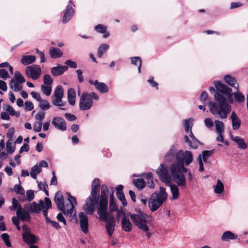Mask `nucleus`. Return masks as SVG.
<instances>
[{
    "mask_svg": "<svg viewBox=\"0 0 248 248\" xmlns=\"http://www.w3.org/2000/svg\"><path fill=\"white\" fill-rule=\"evenodd\" d=\"M15 79L16 81L22 83L25 82V79L23 76L19 71H16L15 73Z\"/></svg>",
    "mask_w": 248,
    "mask_h": 248,
    "instance_id": "obj_49",
    "label": "nucleus"
},
{
    "mask_svg": "<svg viewBox=\"0 0 248 248\" xmlns=\"http://www.w3.org/2000/svg\"><path fill=\"white\" fill-rule=\"evenodd\" d=\"M57 219L61 222H62L64 225H66V221L63 216L61 213H59L57 216Z\"/></svg>",
    "mask_w": 248,
    "mask_h": 248,
    "instance_id": "obj_64",
    "label": "nucleus"
},
{
    "mask_svg": "<svg viewBox=\"0 0 248 248\" xmlns=\"http://www.w3.org/2000/svg\"><path fill=\"white\" fill-rule=\"evenodd\" d=\"M214 151L213 150H204L202 153V156L203 161L205 163H208V159L209 157L212 155Z\"/></svg>",
    "mask_w": 248,
    "mask_h": 248,
    "instance_id": "obj_44",
    "label": "nucleus"
},
{
    "mask_svg": "<svg viewBox=\"0 0 248 248\" xmlns=\"http://www.w3.org/2000/svg\"><path fill=\"white\" fill-rule=\"evenodd\" d=\"M76 72L78 75V82L80 83H82L84 80V78L82 75V70L81 69H78L76 70Z\"/></svg>",
    "mask_w": 248,
    "mask_h": 248,
    "instance_id": "obj_61",
    "label": "nucleus"
},
{
    "mask_svg": "<svg viewBox=\"0 0 248 248\" xmlns=\"http://www.w3.org/2000/svg\"><path fill=\"white\" fill-rule=\"evenodd\" d=\"M89 82L91 85H93L95 89L100 93H105L108 92V86L103 82H100L97 80H93L91 79L89 80Z\"/></svg>",
    "mask_w": 248,
    "mask_h": 248,
    "instance_id": "obj_17",
    "label": "nucleus"
},
{
    "mask_svg": "<svg viewBox=\"0 0 248 248\" xmlns=\"http://www.w3.org/2000/svg\"><path fill=\"white\" fill-rule=\"evenodd\" d=\"M42 123L41 122H36L33 124V131L35 132H39L41 131Z\"/></svg>",
    "mask_w": 248,
    "mask_h": 248,
    "instance_id": "obj_55",
    "label": "nucleus"
},
{
    "mask_svg": "<svg viewBox=\"0 0 248 248\" xmlns=\"http://www.w3.org/2000/svg\"><path fill=\"white\" fill-rule=\"evenodd\" d=\"M117 209L116 204L114 203L113 199V193L110 195L109 198V209L111 211H115Z\"/></svg>",
    "mask_w": 248,
    "mask_h": 248,
    "instance_id": "obj_51",
    "label": "nucleus"
},
{
    "mask_svg": "<svg viewBox=\"0 0 248 248\" xmlns=\"http://www.w3.org/2000/svg\"><path fill=\"white\" fill-rule=\"evenodd\" d=\"M14 191L15 192L19 195H24L25 190L20 185H16L14 186Z\"/></svg>",
    "mask_w": 248,
    "mask_h": 248,
    "instance_id": "obj_53",
    "label": "nucleus"
},
{
    "mask_svg": "<svg viewBox=\"0 0 248 248\" xmlns=\"http://www.w3.org/2000/svg\"><path fill=\"white\" fill-rule=\"evenodd\" d=\"M64 116L67 120L70 121H74L77 119V117L75 115L69 113H65Z\"/></svg>",
    "mask_w": 248,
    "mask_h": 248,
    "instance_id": "obj_62",
    "label": "nucleus"
},
{
    "mask_svg": "<svg viewBox=\"0 0 248 248\" xmlns=\"http://www.w3.org/2000/svg\"><path fill=\"white\" fill-rule=\"evenodd\" d=\"M1 238L6 246L9 247H11V243L10 240V236L7 233H4L2 234Z\"/></svg>",
    "mask_w": 248,
    "mask_h": 248,
    "instance_id": "obj_50",
    "label": "nucleus"
},
{
    "mask_svg": "<svg viewBox=\"0 0 248 248\" xmlns=\"http://www.w3.org/2000/svg\"><path fill=\"white\" fill-rule=\"evenodd\" d=\"M27 199L29 202L32 201L34 198V193L33 190H28L26 191Z\"/></svg>",
    "mask_w": 248,
    "mask_h": 248,
    "instance_id": "obj_56",
    "label": "nucleus"
},
{
    "mask_svg": "<svg viewBox=\"0 0 248 248\" xmlns=\"http://www.w3.org/2000/svg\"><path fill=\"white\" fill-rule=\"evenodd\" d=\"M189 137L190 138V140L189 139L188 136L186 135L185 136V141L188 144L191 148L197 149L199 145L201 144V142L194 137L192 132H190Z\"/></svg>",
    "mask_w": 248,
    "mask_h": 248,
    "instance_id": "obj_19",
    "label": "nucleus"
},
{
    "mask_svg": "<svg viewBox=\"0 0 248 248\" xmlns=\"http://www.w3.org/2000/svg\"><path fill=\"white\" fill-rule=\"evenodd\" d=\"M238 236L235 233L231 231H228L224 232L221 236V240L223 241H230V240H235Z\"/></svg>",
    "mask_w": 248,
    "mask_h": 248,
    "instance_id": "obj_26",
    "label": "nucleus"
},
{
    "mask_svg": "<svg viewBox=\"0 0 248 248\" xmlns=\"http://www.w3.org/2000/svg\"><path fill=\"white\" fill-rule=\"evenodd\" d=\"M213 188L215 193L217 194H220L224 191L223 184L220 180H217V184L216 185L213 186Z\"/></svg>",
    "mask_w": 248,
    "mask_h": 248,
    "instance_id": "obj_38",
    "label": "nucleus"
},
{
    "mask_svg": "<svg viewBox=\"0 0 248 248\" xmlns=\"http://www.w3.org/2000/svg\"><path fill=\"white\" fill-rule=\"evenodd\" d=\"M54 97H62L63 96V89L62 86H57L54 93Z\"/></svg>",
    "mask_w": 248,
    "mask_h": 248,
    "instance_id": "obj_48",
    "label": "nucleus"
},
{
    "mask_svg": "<svg viewBox=\"0 0 248 248\" xmlns=\"http://www.w3.org/2000/svg\"><path fill=\"white\" fill-rule=\"evenodd\" d=\"M62 97H54L52 99V103L54 105L58 107H62L65 103L62 100Z\"/></svg>",
    "mask_w": 248,
    "mask_h": 248,
    "instance_id": "obj_46",
    "label": "nucleus"
},
{
    "mask_svg": "<svg viewBox=\"0 0 248 248\" xmlns=\"http://www.w3.org/2000/svg\"><path fill=\"white\" fill-rule=\"evenodd\" d=\"M23 230L22 237L24 241L28 245H32L37 242V238L31 232L30 228L26 224L22 227Z\"/></svg>",
    "mask_w": 248,
    "mask_h": 248,
    "instance_id": "obj_10",
    "label": "nucleus"
},
{
    "mask_svg": "<svg viewBox=\"0 0 248 248\" xmlns=\"http://www.w3.org/2000/svg\"><path fill=\"white\" fill-rule=\"evenodd\" d=\"M168 198V194L164 187H160L159 190L153 193L149 201V207L152 211H156Z\"/></svg>",
    "mask_w": 248,
    "mask_h": 248,
    "instance_id": "obj_4",
    "label": "nucleus"
},
{
    "mask_svg": "<svg viewBox=\"0 0 248 248\" xmlns=\"http://www.w3.org/2000/svg\"><path fill=\"white\" fill-rule=\"evenodd\" d=\"M122 227L126 232H129L132 229V224L131 223L128 216H125L122 219Z\"/></svg>",
    "mask_w": 248,
    "mask_h": 248,
    "instance_id": "obj_23",
    "label": "nucleus"
},
{
    "mask_svg": "<svg viewBox=\"0 0 248 248\" xmlns=\"http://www.w3.org/2000/svg\"><path fill=\"white\" fill-rule=\"evenodd\" d=\"M52 124L55 128L64 131L66 130V124L64 120L60 117H55L52 120Z\"/></svg>",
    "mask_w": 248,
    "mask_h": 248,
    "instance_id": "obj_16",
    "label": "nucleus"
},
{
    "mask_svg": "<svg viewBox=\"0 0 248 248\" xmlns=\"http://www.w3.org/2000/svg\"><path fill=\"white\" fill-rule=\"evenodd\" d=\"M193 119L192 118H189L188 119H186L184 121V125L185 128V131L186 133H190V132H192V127L193 126Z\"/></svg>",
    "mask_w": 248,
    "mask_h": 248,
    "instance_id": "obj_36",
    "label": "nucleus"
},
{
    "mask_svg": "<svg viewBox=\"0 0 248 248\" xmlns=\"http://www.w3.org/2000/svg\"><path fill=\"white\" fill-rule=\"evenodd\" d=\"M3 109L6 111L8 114L11 116H16V117H18L20 116L19 112H16L14 108L9 105H5L3 106Z\"/></svg>",
    "mask_w": 248,
    "mask_h": 248,
    "instance_id": "obj_35",
    "label": "nucleus"
},
{
    "mask_svg": "<svg viewBox=\"0 0 248 248\" xmlns=\"http://www.w3.org/2000/svg\"><path fill=\"white\" fill-rule=\"evenodd\" d=\"M34 108L33 105L31 102L27 101L25 103V109L27 111H31Z\"/></svg>",
    "mask_w": 248,
    "mask_h": 248,
    "instance_id": "obj_58",
    "label": "nucleus"
},
{
    "mask_svg": "<svg viewBox=\"0 0 248 248\" xmlns=\"http://www.w3.org/2000/svg\"><path fill=\"white\" fill-rule=\"evenodd\" d=\"M9 77L8 72L3 69H0V78L3 79H6Z\"/></svg>",
    "mask_w": 248,
    "mask_h": 248,
    "instance_id": "obj_57",
    "label": "nucleus"
},
{
    "mask_svg": "<svg viewBox=\"0 0 248 248\" xmlns=\"http://www.w3.org/2000/svg\"><path fill=\"white\" fill-rule=\"evenodd\" d=\"M232 95H233L234 100L237 102L241 103L245 100V96L239 91V88L236 92L232 93Z\"/></svg>",
    "mask_w": 248,
    "mask_h": 248,
    "instance_id": "obj_37",
    "label": "nucleus"
},
{
    "mask_svg": "<svg viewBox=\"0 0 248 248\" xmlns=\"http://www.w3.org/2000/svg\"><path fill=\"white\" fill-rule=\"evenodd\" d=\"M54 201L58 208L61 210L64 215L66 216V214L68 213L67 210L68 204L64 206L63 197L60 192L58 191L56 193Z\"/></svg>",
    "mask_w": 248,
    "mask_h": 248,
    "instance_id": "obj_12",
    "label": "nucleus"
},
{
    "mask_svg": "<svg viewBox=\"0 0 248 248\" xmlns=\"http://www.w3.org/2000/svg\"><path fill=\"white\" fill-rule=\"evenodd\" d=\"M97 214L99 219L106 222L105 228L108 235L109 237H112L116 226V222L113 216L108 213L107 211H97Z\"/></svg>",
    "mask_w": 248,
    "mask_h": 248,
    "instance_id": "obj_6",
    "label": "nucleus"
},
{
    "mask_svg": "<svg viewBox=\"0 0 248 248\" xmlns=\"http://www.w3.org/2000/svg\"><path fill=\"white\" fill-rule=\"evenodd\" d=\"M169 171L170 170H168L167 167L163 164H160L156 170V173L159 179L166 184H170L171 179H172V176L170 172H169Z\"/></svg>",
    "mask_w": 248,
    "mask_h": 248,
    "instance_id": "obj_7",
    "label": "nucleus"
},
{
    "mask_svg": "<svg viewBox=\"0 0 248 248\" xmlns=\"http://www.w3.org/2000/svg\"><path fill=\"white\" fill-rule=\"evenodd\" d=\"M25 208L31 213H38L45 207L44 203L43 200H40L39 203L33 202L31 203L25 204Z\"/></svg>",
    "mask_w": 248,
    "mask_h": 248,
    "instance_id": "obj_14",
    "label": "nucleus"
},
{
    "mask_svg": "<svg viewBox=\"0 0 248 248\" xmlns=\"http://www.w3.org/2000/svg\"><path fill=\"white\" fill-rule=\"evenodd\" d=\"M193 160L190 151L180 150L176 153V161L169 167L173 181L180 187H185L186 186V179L184 173L187 171V169L185 166L189 165Z\"/></svg>",
    "mask_w": 248,
    "mask_h": 248,
    "instance_id": "obj_2",
    "label": "nucleus"
},
{
    "mask_svg": "<svg viewBox=\"0 0 248 248\" xmlns=\"http://www.w3.org/2000/svg\"><path fill=\"white\" fill-rule=\"evenodd\" d=\"M229 119L231 120L233 130H238L241 126V122L235 111L232 112Z\"/></svg>",
    "mask_w": 248,
    "mask_h": 248,
    "instance_id": "obj_20",
    "label": "nucleus"
},
{
    "mask_svg": "<svg viewBox=\"0 0 248 248\" xmlns=\"http://www.w3.org/2000/svg\"><path fill=\"white\" fill-rule=\"evenodd\" d=\"M133 183L139 189H143L145 186V182L144 180L141 178L133 180Z\"/></svg>",
    "mask_w": 248,
    "mask_h": 248,
    "instance_id": "obj_40",
    "label": "nucleus"
},
{
    "mask_svg": "<svg viewBox=\"0 0 248 248\" xmlns=\"http://www.w3.org/2000/svg\"><path fill=\"white\" fill-rule=\"evenodd\" d=\"M94 30L98 33H103V37L106 38L109 36V33L107 32V28L102 24H98L94 27Z\"/></svg>",
    "mask_w": 248,
    "mask_h": 248,
    "instance_id": "obj_33",
    "label": "nucleus"
},
{
    "mask_svg": "<svg viewBox=\"0 0 248 248\" xmlns=\"http://www.w3.org/2000/svg\"><path fill=\"white\" fill-rule=\"evenodd\" d=\"M39 107L43 110H46L49 109L51 105L49 102L45 99H41L39 102Z\"/></svg>",
    "mask_w": 248,
    "mask_h": 248,
    "instance_id": "obj_41",
    "label": "nucleus"
},
{
    "mask_svg": "<svg viewBox=\"0 0 248 248\" xmlns=\"http://www.w3.org/2000/svg\"><path fill=\"white\" fill-rule=\"evenodd\" d=\"M100 183L98 179H95L92 184V191L91 195L88 197L83 206V209L87 214H93L95 208L98 204L99 191Z\"/></svg>",
    "mask_w": 248,
    "mask_h": 248,
    "instance_id": "obj_3",
    "label": "nucleus"
},
{
    "mask_svg": "<svg viewBox=\"0 0 248 248\" xmlns=\"http://www.w3.org/2000/svg\"><path fill=\"white\" fill-rule=\"evenodd\" d=\"M46 222L50 223L51 225L56 229L61 228V226L58 222L53 220H51L48 217H46Z\"/></svg>",
    "mask_w": 248,
    "mask_h": 248,
    "instance_id": "obj_59",
    "label": "nucleus"
},
{
    "mask_svg": "<svg viewBox=\"0 0 248 248\" xmlns=\"http://www.w3.org/2000/svg\"><path fill=\"white\" fill-rule=\"evenodd\" d=\"M79 221L81 231L85 233H87L89 231L88 218L86 214L83 212L78 214Z\"/></svg>",
    "mask_w": 248,
    "mask_h": 248,
    "instance_id": "obj_15",
    "label": "nucleus"
},
{
    "mask_svg": "<svg viewBox=\"0 0 248 248\" xmlns=\"http://www.w3.org/2000/svg\"><path fill=\"white\" fill-rule=\"evenodd\" d=\"M69 2L70 4L67 7L62 18V22L63 23H67L72 17L74 13V10L72 7L75 5L73 4L72 0H70Z\"/></svg>",
    "mask_w": 248,
    "mask_h": 248,
    "instance_id": "obj_18",
    "label": "nucleus"
},
{
    "mask_svg": "<svg viewBox=\"0 0 248 248\" xmlns=\"http://www.w3.org/2000/svg\"><path fill=\"white\" fill-rule=\"evenodd\" d=\"M36 60V57L33 55H23L21 62L24 65H28L33 63Z\"/></svg>",
    "mask_w": 248,
    "mask_h": 248,
    "instance_id": "obj_29",
    "label": "nucleus"
},
{
    "mask_svg": "<svg viewBox=\"0 0 248 248\" xmlns=\"http://www.w3.org/2000/svg\"><path fill=\"white\" fill-rule=\"evenodd\" d=\"M224 80L225 82L231 86L236 89H238L239 88V85L234 78L230 75H226L224 77Z\"/></svg>",
    "mask_w": 248,
    "mask_h": 248,
    "instance_id": "obj_32",
    "label": "nucleus"
},
{
    "mask_svg": "<svg viewBox=\"0 0 248 248\" xmlns=\"http://www.w3.org/2000/svg\"><path fill=\"white\" fill-rule=\"evenodd\" d=\"M176 150L174 146H171L170 150L165 154L164 159L166 162L171 161L175 157Z\"/></svg>",
    "mask_w": 248,
    "mask_h": 248,
    "instance_id": "obj_25",
    "label": "nucleus"
},
{
    "mask_svg": "<svg viewBox=\"0 0 248 248\" xmlns=\"http://www.w3.org/2000/svg\"><path fill=\"white\" fill-rule=\"evenodd\" d=\"M49 54L52 59H56L62 56V52L57 47H51L49 48Z\"/></svg>",
    "mask_w": 248,
    "mask_h": 248,
    "instance_id": "obj_30",
    "label": "nucleus"
},
{
    "mask_svg": "<svg viewBox=\"0 0 248 248\" xmlns=\"http://www.w3.org/2000/svg\"><path fill=\"white\" fill-rule=\"evenodd\" d=\"M214 85L217 92L214 94L215 101L209 103V110L214 115L224 119L232 111V106L227 101L231 104L233 102L232 90L218 81H215Z\"/></svg>",
    "mask_w": 248,
    "mask_h": 248,
    "instance_id": "obj_1",
    "label": "nucleus"
},
{
    "mask_svg": "<svg viewBox=\"0 0 248 248\" xmlns=\"http://www.w3.org/2000/svg\"><path fill=\"white\" fill-rule=\"evenodd\" d=\"M45 112L41 111V112H38V113L35 115V118L36 120L41 122L45 118Z\"/></svg>",
    "mask_w": 248,
    "mask_h": 248,
    "instance_id": "obj_60",
    "label": "nucleus"
},
{
    "mask_svg": "<svg viewBox=\"0 0 248 248\" xmlns=\"http://www.w3.org/2000/svg\"><path fill=\"white\" fill-rule=\"evenodd\" d=\"M68 200L69 201L70 204L69 205H68V206L67 207L68 213L66 214V216L69 217L71 220H72L77 217L76 212L75 211L74 208L75 206L77 204V202L76 199L71 195H69V197H68Z\"/></svg>",
    "mask_w": 248,
    "mask_h": 248,
    "instance_id": "obj_13",
    "label": "nucleus"
},
{
    "mask_svg": "<svg viewBox=\"0 0 248 248\" xmlns=\"http://www.w3.org/2000/svg\"><path fill=\"white\" fill-rule=\"evenodd\" d=\"M10 88L15 92L21 91L23 88L22 83L16 81L15 79H12L9 84Z\"/></svg>",
    "mask_w": 248,
    "mask_h": 248,
    "instance_id": "obj_31",
    "label": "nucleus"
},
{
    "mask_svg": "<svg viewBox=\"0 0 248 248\" xmlns=\"http://www.w3.org/2000/svg\"><path fill=\"white\" fill-rule=\"evenodd\" d=\"M109 46L106 44H102L100 45L97 50V56L101 58L103 54L108 49Z\"/></svg>",
    "mask_w": 248,
    "mask_h": 248,
    "instance_id": "obj_39",
    "label": "nucleus"
},
{
    "mask_svg": "<svg viewBox=\"0 0 248 248\" xmlns=\"http://www.w3.org/2000/svg\"><path fill=\"white\" fill-rule=\"evenodd\" d=\"M231 140L236 142L238 148L241 149L245 150L247 148V145L245 143L244 140L239 136L234 137L232 135H230Z\"/></svg>",
    "mask_w": 248,
    "mask_h": 248,
    "instance_id": "obj_24",
    "label": "nucleus"
},
{
    "mask_svg": "<svg viewBox=\"0 0 248 248\" xmlns=\"http://www.w3.org/2000/svg\"><path fill=\"white\" fill-rule=\"evenodd\" d=\"M15 145L13 144V140H8L6 143L7 152L9 154H13L15 150Z\"/></svg>",
    "mask_w": 248,
    "mask_h": 248,
    "instance_id": "obj_45",
    "label": "nucleus"
},
{
    "mask_svg": "<svg viewBox=\"0 0 248 248\" xmlns=\"http://www.w3.org/2000/svg\"><path fill=\"white\" fill-rule=\"evenodd\" d=\"M76 97V94L75 90L73 88H69L67 92V98L68 103L70 105H75Z\"/></svg>",
    "mask_w": 248,
    "mask_h": 248,
    "instance_id": "obj_28",
    "label": "nucleus"
},
{
    "mask_svg": "<svg viewBox=\"0 0 248 248\" xmlns=\"http://www.w3.org/2000/svg\"><path fill=\"white\" fill-rule=\"evenodd\" d=\"M43 82L45 85H51L53 82V79L48 74L45 75Z\"/></svg>",
    "mask_w": 248,
    "mask_h": 248,
    "instance_id": "obj_54",
    "label": "nucleus"
},
{
    "mask_svg": "<svg viewBox=\"0 0 248 248\" xmlns=\"http://www.w3.org/2000/svg\"><path fill=\"white\" fill-rule=\"evenodd\" d=\"M16 215L21 221L28 222L31 219V216L29 212L20 207L16 211Z\"/></svg>",
    "mask_w": 248,
    "mask_h": 248,
    "instance_id": "obj_21",
    "label": "nucleus"
},
{
    "mask_svg": "<svg viewBox=\"0 0 248 248\" xmlns=\"http://www.w3.org/2000/svg\"><path fill=\"white\" fill-rule=\"evenodd\" d=\"M41 72L40 66L37 64L28 66L25 70L26 76L33 80L38 79L41 76Z\"/></svg>",
    "mask_w": 248,
    "mask_h": 248,
    "instance_id": "obj_9",
    "label": "nucleus"
},
{
    "mask_svg": "<svg viewBox=\"0 0 248 248\" xmlns=\"http://www.w3.org/2000/svg\"><path fill=\"white\" fill-rule=\"evenodd\" d=\"M41 89L43 93L46 96H49L51 94L52 88L50 85H42Z\"/></svg>",
    "mask_w": 248,
    "mask_h": 248,
    "instance_id": "obj_47",
    "label": "nucleus"
},
{
    "mask_svg": "<svg viewBox=\"0 0 248 248\" xmlns=\"http://www.w3.org/2000/svg\"><path fill=\"white\" fill-rule=\"evenodd\" d=\"M116 195H117L118 198L122 202L123 205L124 206H125L127 205V202L125 199V198L124 193L123 192H122V193L116 192Z\"/></svg>",
    "mask_w": 248,
    "mask_h": 248,
    "instance_id": "obj_52",
    "label": "nucleus"
},
{
    "mask_svg": "<svg viewBox=\"0 0 248 248\" xmlns=\"http://www.w3.org/2000/svg\"><path fill=\"white\" fill-rule=\"evenodd\" d=\"M216 129L217 133H223L224 130V126L223 123L219 121H215Z\"/></svg>",
    "mask_w": 248,
    "mask_h": 248,
    "instance_id": "obj_43",
    "label": "nucleus"
},
{
    "mask_svg": "<svg viewBox=\"0 0 248 248\" xmlns=\"http://www.w3.org/2000/svg\"><path fill=\"white\" fill-rule=\"evenodd\" d=\"M65 63L68 65L70 68H76L77 67L76 62L71 60L66 61Z\"/></svg>",
    "mask_w": 248,
    "mask_h": 248,
    "instance_id": "obj_63",
    "label": "nucleus"
},
{
    "mask_svg": "<svg viewBox=\"0 0 248 248\" xmlns=\"http://www.w3.org/2000/svg\"><path fill=\"white\" fill-rule=\"evenodd\" d=\"M108 190L106 185H102L101 187V197L97 211H107L108 207Z\"/></svg>",
    "mask_w": 248,
    "mask_h": 248,
    "instance_id": "obj_8",
    "label": "nucleus"
},
{
    "mask_svg": "<svg viewBox=\"0 0 248 248\" xmlns=\"http://www.w3.org/2000/svg\"><path fill=\"white\" fill-rule=\"evenodd\" d=\"M166 185L170 187V190L172 194V199L174 200L177 199L179 196V186L172 184L171 182L170 184H166Z\"/></svg>",
    "mask_w": 248,
    "mask_h": 248,
    "instance_id": "obj_27",
    "label": "nucleus"
},
{
    "mask_svg": "<svg viewBox=\"0 0 248 248\" xmlns=\"http://www.w3.org/2000/svg\"><path fill=\"white\" fill-rule=\"evenodd\" d=\"M131 63L132 64L138 66V72H140L141 67V60L140 57H134L131 58Z\"/></svg>",
    "mask_w": 248,
    "mask_h": 248,
    "instance_id": "obj_42",
    "label": "nucleus"
},
{
    "mask_svg": "<svg viewBox=\"0 0 248 248\" xmlns=\"http://www.w3.org/2000/svg\"><path fill=\"white\" fill-rule=\"evenodd\" d=\"M93 105V100L91 99L88 93H82L79 102V107L81 110H87L90 109Z\"/></svg>",
    "mask_w": 248,
    "mask_h": 248,
    "instance_id": "obj_11",
    "label": "nucleus"
},
{
    "mask_svg": "<svg viewBox=\"0 0 248 248\" xmlns=\"http://www.w3.org/2000/svg\"><path fill=\"white\" fill-rule=\"evenodd\" d=\"M41 171L42 169L40 168V167L38 166L37 164H36L31 168L30 171V174L33 179H36L37 175Z\"/></svg>",
    "mask_w": 248,
    "mask_h": 248,
    "instance_id": "obj_34",
    "label": "nucleus"
},
{
    "mask_svg": "<svg viewBox=\"0 0 248 248\" xmlns=\"http://www.w3.org/2000/svg\"><path fill=\"white\" fill-rule=\"evenodd\" d=\"M68 69L67 66H61L58 65L56 67H53L51 69V72L54 76H59L62 75L64 72Z\"/></svg>",
    "mask_w": 248,
    "mask_h": 248,
    "instance_id": "obj_22",
    "label": "nucleus"
},
{
    "mask_svg": "<svg viewBox=\"0 0 248 248\" xmlns=\"http://www.w3.org/2000/svg\"><path fill=\"white\" fill-rule=\"evenodd\" d=\"M130 217L133 223L139 229L144 232L149 231L148 225L151 223L149 217L142 212L138 214H131Z\"/></svg>",
    "mask_w": 248,
    "mask_h": 248,
    "instance_id": "obj_5",
    "label": "nucleus"
}]
</instances>
